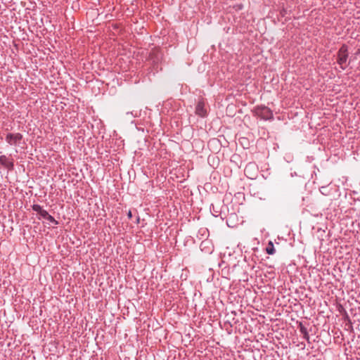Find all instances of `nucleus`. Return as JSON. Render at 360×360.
Instances as JSON below:
<instances>
[{
    "mask_svg": "<svg viewBox=\"0 0 360 360\" xmlns=\"http://www.w3.org/2000/svg\"><path fill=\"white\" fill-rule=\"evenodd\" d=\"M253 112L256 116L265 120L273 119V112L271 109L266 106H257L254 108Z\"/></svg>",
    "mask_w": 360,
    "mask_h": 360,
    "instance_id": "obj_1",
    "label": "nucleus"
},
{
    "mask_svg": "<svg viewBox=\"0 0 360 360\" xmlns=\"http://www.w3.org/2000/svg\"><path fill=\"white\" fill-rule=\"evenodd\" d=\"M23 136L20 133H15L12 134L9 133L6 136V142L10 145H18L21 140L22 139Z\"/></svg>",
    "mask_w": 360,
    "mask_h": 360,
    "instance_id": "obj_2",
    "label": "nucleus"
},
{
    "mask_svg": "<svg viewBox=\"0 0 360 360\" xmlns=\"http://www.w3.org/2000/svg\"><path fill=\"white\" fill-rule=\"evenodd\" d=\"M338 309H339V319L341 318L344 321L345 328L346 330L350 329L352 328L351 321L349 319V317H348L345 309L342 306V304H339Z\"/></svg>",
    "mask_w": 360,
    "mask_h": 360,
    "instance_id": "obj_3",
    "label": "nucleus"
},
{
    "mask_svg": "<svg viewBox=\"0 0 360 360\" xmlns=\"http://www.w3.org/2000/svg\"><path fill=\"white\" fill-rule=\"evenodd\" d=\"M0 164L8 170H13L14 168L13 160L5 155L0 156Z\"/></svg>",
    "mask_w": 360,
    "mask_h": 360,
    "instance_id": "obj_4",
    "label": "nucleus"
},
{
    "mask_svg": "<svg viewBox=\"0 0 360 360\" xmlns=\"http://www.w3.org/2000/svg\"><path fill=\"white\" fill-rule=\"evenodd\" d=\"M195 114L202 117L207 115L205 103L203 98L198 101L195 107Z\"/></svg>",
    "mask_w": 360,
    "mask_h": 360,
    "instance_id": "obj_5",
    "label": "nucleus"
},
{
    "mask_svg": "<svg viewBox=\"0 0 360 360\" xmlns=\"http://www.w3.org/2000/svg\"><path fill=\"white\" fill-rule=\"evenodd\" d=\"M298 328L300 329V333L302 334L303 338L309 343H310V342H309V333H308V330H307V328L304 326V324L302 322L299 323Z\"/></svg>",
    "mask_w": 360,
    "mask_h": 360,
    "instance_id": "obj_6",
    "label": "nucleus"
},
{
    "mask_svg": "<svg viewBox=\"0 0 360 360\" xmlns=\"http://www.w3.org/2000/svg\"><path fill=\"white\" fill-rule=\"evenodd\" d=\"M345 51V46H342L340 49H339V65H342V63L345 62L347 60V55L345 54L344 52Z\"/></svg>",
    "mask_w": 360,
    "mask_h": 360,
    "instance_id": "obj_7",
    "label": "nucleus"
},
{
    "mask_svg": "<svg viewBox=\"0 0 360 360\" xmlns=\"http://www.w3.org/2000/svg\"><path fill=\"white\" fill-rule=\"evenodd\" d=\"M266 252L269 255H273L275 252V249L274 246V243L271 241L268 243V245L266 248Z\"/></svg>",
    "mask_w": 360,
    "mask_h": 360,
    "instance_id": "obj_8",
    "label": "nucleus"
},
{
    "mask_svg": "<svg viewBox=\"0 0 360 360\" xmlns=\"http://www.w3.org/2000/svg\"><path fill=\"white\" fill-rule=\"evenodd\" d=\"M252 167H255V165H252V164H249L245 168V173L246 174V176L248 177V178H250V179H253L252 176H249V170L252 168Z\"/></svg>",
    "mask_w": 360,
    "mask_h": 360,
    "instance_id": "obj_9",
    "label": "nucleus"
},
{
    "mask_svg": "<svg viewBox=\"0 0 360 360\" xmlns=\"http://www.w3.org/2000/svg\"><path fill=\"white\" fill-rule=\"evenodd\" d=\"M32 208L34 211L37 212L39 214L41 213V212L43 210V208L37 204H34L32 206Z\"/></svg>",
    "mask_w": 360,
    "mask_h": 360,
    "instance_id": "obj_10",
    "label": "nucleus"
},
{
    "mask_svg": "<svg viewBox=\"0 0 360 360\" xmlns=\"http://www.w3.org/2000/svg\"><path fill=\"white\" fill-rule=\"evenodd\" d=\"M45 219L49 221L50 222L54 223L56 225L58 224V221L56 220L55 218L50 214H49Z\"/></svg>",
    "mask_w": 360,
    "mask_h": 360,
    "instance_id": "obj_11",
    "label": "nucleus"
},
{
    "mask_svg": "<svg viewBox=\"0 0 360 360\" xmlns=\"http://www.w3.org/2000/svg\"><path fill=\"white\" fill-rule=\"evenodd\" d=\"M44 219H46L47 216L49 214L48 212L43 209V210L39 214Z\"/></svg>",
    "mask_w": 360,
    "mask_h": 360,
    "instance_id": "obj_12",
    "label": "nucleus"
},
{
    "mask_svg": "<svg viewBox=\"0 0 360 360\" xmlns=\"http://www.w3.org/2000/svg\"><path fill=\"white\" fill-rule=\"evenodd\" d=\"M127 217L129 219H131L132 217V213H131V210H129L128 213H127Z\"/></svg>",
    "mask_w": 360,
    "mask_h": 360,
    "instance_id": "obj_13",
    "label": "nucleus"
},
{
    "mask_svg": "<svg viewBox=\"0 0 360 360\" xmlns=\"http://www.w3.org/2000/svg\"><path fill=\"white\" fill-rule=\"evenodd\" d=\"M242 7H243V6H242V5H240V6H238V8H239L240 9H241V8H242Z\"/></svg>",
    "mask_w": 360,
    "mask_h": 360,
    "instance_id": "obj_14",
    "label": "nucleus"
},
{
    "mask_svg": "<svg viewBox=\"0 0 360 360\" xmlns=\"http://www.w3.org/2000/svg\"><path fill=\"white\" fill-rule=\"evenodd\" d=\"M242 7H243V6H242V5H240V6H238V8H239L240 9H241V8H242Z\"/></svg>",
    "mask_w": 360,
    "mask_h": 360,
    "instance_id": "obj_15",
    "label": "nucleus"
}]
</instances>
